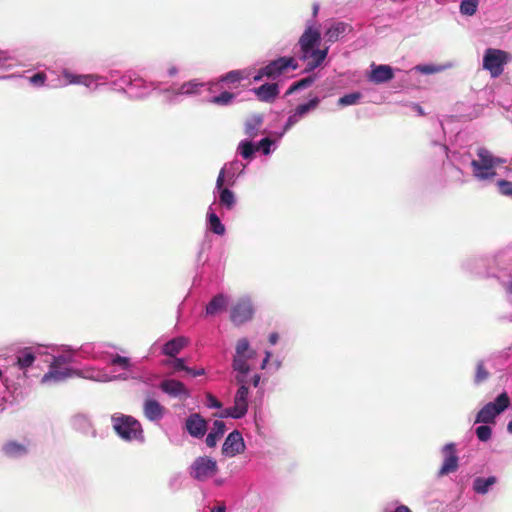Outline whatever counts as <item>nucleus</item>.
<instances>
[{
	"instance_id": "1",
	"label": "nucleus",
	"mask_w": 512,
	"mask_h": 512,
	"mask_svg": "<svg viewBox=\"0 0 512 512\" xmlns=\"http://www.w3.org/2000/svg\"><path fill=\"white\" fill-rule=\"evenodd\" d=\"M113 429L126 441L143 440V429L140 422L129 415H113Z\"/></svg>"
},
{
	"instance_id": "2",
	"label": "nucleus",
	"mask_w": 512,
	"mask_h": 512,
	"mask_svg": "<svg viewBox=\"0 0 512 512\" xmlns=\"http://www.w3.org/2000/svg\"><path fill=\"white\" fill-rule=\"evenodd\" d=\"M297 68L298 62L294 57L282 56L270 61L267 65L260 68L257 74L253 77V80L258 82L264 77L274 80L283 75L287 70H296Z\"/></svg>"
},
{
	"instance_id": "3",
	"label": "nucleus",
	"mask_w": 512,
	"mask_h": 512,
	"mask_svg": "<svg viewBox=\"0 0 512 512\" xmlns=\"http://www.w3.org/2000/svg\"><path fill=\"white\" fill-rule=\"evenodd\" d=\"M477 156L479 160L471 162L474 176L481 180L493 178L496 175L494 168L503 161L494 157L490 151L483 147L477 150Z\"/></svg>"
},
{
	"instance_id": "4",
	"label": "nucleus",
	"mask_w": 512,
	"mask_h": 512,
	"mask_svg": "<svg viewBox=\"0 0 512 512\" xmlns=\"http://www.w3.org/2000/svg\"><path fill=\"white\" fill-rule=\"evenodd\" d=\"M512 59L509 52L496 49L487 48L483 55V68L489 71L491 77L497 78L504 72V66Z\"/></svg>"
},
{
	"instance_id": "5",
	"label": "nucleus",
	"mask_w": 512,
	"mask_h": 512,
	"mask_svg": "<svg viewBox=\"0 0 512 512\" xmlns=\"http://www.w3.org/2000/svg\"><path fill=\"white\" fill-rule=\"evenodd\" d=\"M510 405V398L506 392L497 396L494 402L484 405L477 413L475 423H495L497 415L505 411Z\"/></svg>"
},
{
	"instance_id": "6",
	"label": "nucleus",
	"mask_w": 512,
	"mask_h": 512,
	"mask_svg": "<svg viewBox=\"0 0 512 512\" xmlns=\"http://www.w3.org/2000/svg\"><path fill=\"white\" fill-rule=\"evenodd\" d=\"M255 351L250 348L249 342L246 338H241L237 341L235 348V355L233 358V369L237 372L236 376H243L246 379L250 371V366L247 360L255 355Z\"/></svg>"
},
{
	"instance_id": "7",
	"label": "nucleus",
	"mask_w": 512,
	"mask_h": 512,
	"mask_svg": "<svg viewBox=\"0 0 512 512\" xmlns=\"http://www.w3.org/2000/svg\"><path fill=\"white\" fill-rule=\"evenodd\" d=\"M218 472L215 460L208 456L197 457L190 467V475L198 481H205Z\"/></svg>"
},
{
	"instance_id": "8",
	"label": "nucleus",
	"mask_w": 512,
	"mask_h": 512,
	"mask_svg": "<svg viewBox=\"0 0 512 512\" xmlns=\"http://www.w3.org/2000/svg\"><path fill=\"white\" fill-rule=\"evenodd\" d=\"M254 309L250 299L240 298L230 308V320L235 325H241L252 319Z\"/></svg>"
},
{
	"instance_id": "9",
	"label": "nucleus",
	"mask_w": 512,
	"mask_h": 512,
	"mask_svg": "<svg viewBox=\"0 0 512 512\" xmlns=\"http://www.w3.org/2000/svg\"><path fill=\"white\" fill-rule=\"evenodd\" d=\"M321 40V34L318 29L307 27L301 37L298 45L300 47V59L307 60L308 52L317 47Z\"/></svg>"
},
{
	"instance_id": "10",
	"label": "nucleus",
	"mask_w": 512,
	"mask_h": 512,
	"mask_svg": "<svg viewBox=\"0 0 512 512\" xmlns=\"http://www.w3.org/2000/svg\"><path fill=\"white\" fill-rule=\"evenodd\" d=\"M245 444L241 433L237 430L232 431L225 439L222 446V453L233 457L244 452Z\"/></svg>"
},
{
	"instance_id": "11",
	"label": "nucleus",
	"mask_w": 512,
	"mask_h": 512,
	"mask_svg": "<svg viewBox=\"0 0 512 512\" xmlns=\"http://www.w3.org/2000/svg\"><path fill=\"white\" fill-rule=\"evenodd\" d=\"M236 382L240 385L238 388L235 397H234V407L235 411H237L236 415H243L247 413L248 410V394L249 390L246 385V379H243V376H236Z\"/></svg>"
},
{
	"instance_id": "12",
	"label": "nucleus",
	"mask_w": 512,
	"mask_h": 512,
	"mask_svg": "<svg viewBox=\"0 0 512 512\" xmlns=\"http://www.w3.org/2000/svg\"><path fill=\"white\" fill-rule=\"evenodd\" d=\"M445 460L438 472V476H444L449 473L455 472L458 469V456L456 454L455 444L448 443L442 450Z\"/></svg>"
},
{
	"instance_id": "13",
	"label": "nucleus",
	"mask_w": 512,
	"mask_h": 512,
	"mask_svg": "<svg viewBox=\"0 0 512 512\" xmlns=\"http://www.w3.org/2000/svg\"><path fill=\"white\" fill-rule=\"evenodd\" d=\"M185 428L192 437L202 438L207 432V422L199 413H193L186 419Z\"/></svg>"
},
{
	"instance_id": "14",
	"label": "nucleus",
	"mask_w": 512,
	"mask_h": 512,
	"mask_svg": "<svg viewBox=\"0 0 512 512\" xmlns=\"http://www.w3.org/2000/svg\"><path fill=\"white\" fill-rule=\"evenodd\" d=\"M160 389L172 397H188L189 391L186 386L178 380L166 379L160 383Z\"/></svg>"
},
{
	"instance_id": "15",
	"label": "nucleus",
	"mask_w": 512,
	"mask_h": 512,
	"mask_svg": "<svg viewBox=\"0 0 512 512\" xmlns=\"http://www.w3.org/2000/svg\"><path fill=\"white\" fill-rule=\"evenodd\" d=\"M258 100L272 103L279 95V85L277 83H265L253 89Z\"/></svg>"
},
{
	"instance_id": "16",
	"label": "nucleus",
	"mask_w": 512,
	"mask_h": 512,
	"mask_svg": "<svg viewBox=\"0 0 512 512\" xmlns=\"http://www.w3.org/2000/svg\"><path fill=\"white\" fill-rule=\"evenodd\" d=\"M75 374H77V372L69 368L59 370V359H55L51 363L49 371L43 376L42 382L45 383L50 380L62 381Z\"/></svg>"
},
{
	"instance_id": "17",
	"label": "nucleus",
	"mask_w": 512,
	"mask_h": 512,
	"mask_svg": "<svg viewBox=\"0 0 512 512\" xmlns=\"http://www.w3.org/2000/svg\"><path fill=\"white\" fill-rule=\"evenodd\" d=\"M143 412L150 421H158L164 416L165 407L154 399H146L143 405Z\"/></svg>"
},
{
	"instance_id": "18",
	"label": "nucleus",
	"mask_w": 512,
	"mask_h": 512,
	"mask_svg": "<svg viewBox=\"0 0 512 512\" xmlns=\"http://www.w3.org/2000/svg\"><path fill=\"white\" fill-rule=\"evenodd\" d=\"M188 339L179 336L168 341L162 348V353L171 358L176 357L187 345Z\"/></svg>"
},
{
	"instance_id": "19",
	"label": "nucleus",
	"mask_w": 512,
	"mask_h": 512,
	"mask_svg": "<svg viewBox=\"0 0 512 512\" xmlns=\"http://www.w3.org/2000/svg\"><path fill=\"white\" fill-rule=\"evenodd\" d=\"M72 428L83 436H94L95 430L91 421L83 415L75 416L71 421Z\"/></svg>"
},
{
	"instance_id": "20",
	"label": "nucleus",
	"mask_w": 512,
	"mask_h": 512,
	"mask_svg": "<svg viewBox=\"0 0 512 512\" xmlns=\"http://www.w3.org/2000/svg\"><path fill=\"white\" fill-rule=\"evenodd\" d=\"M328 54V48L318 49L317 47L313 48L311 52H308L307 56V66L305 68L306 72H310L320 66L323 61L326 59Z\"/></svg>"
},
{
	"instance_id": "21",
	"label": "nucleus",
	"mask_w": 512,
	"mask_h": 512,
	"mask_svg": "<svg viewBox=\"0 0 512 512\" xmlns=\"http://www.w3.org/2000/svg\"><path fill=\"white\" fill-rule=\"evenodd\" d=\"M228 306V297L222 293L215 295L206 305V315L214 316L225 311Z\"/></svg>"
},
{
	"instance_id": "22",
	"label": "nucleus",
	"mask_w": 512,
	"mask_h": 512,
	"mask_svg": "<svg viewBox=\"0 0 512 512\" xmlns=\"http://www.w3.org/2000/svg\"><path fill=\"white\" fill-rule=\"evenodd\" d=\"M352 27L344 22H334L325 32V37L328 42L334 43L336 42L340 36L344 35L347 32H350Z\"/></svg>"
},
{
	"instance_id": "23",
	"label": "nucleus",
	"mask_w": 512,
	"mask_h": 512,
	"mask_svg": "<svg viewBox=\"0 0 512 512\" xmlns=\"http://www.w3.org/2000/svg\"><path fill=\"white\" fill-rule=\"evenodd\" d=\"M393 76V70L390 66L379 65L371 71L370 80L374 83L380 84L391 80Z\"/></svg>"
},
{
	"instance_id": "24",
	"label": "nucleus",
	"mask_w": 512,
	"mask_h": 512,
	"mask_svg": "<svg viewBox=\"0 0 512 512\" xmlns=\"http://www.w3.org/2000/svg\"><path fill=\"white\" fill-rule=\"evenodd\" d=\"M263 124V117L259 114L249 117L244 125V132L250 138L256 137Z\"/></svg>"
},
{
	"instance_id": "25",
	"label": "nucleus",
	"mask_w": 512,
	"mask_h": 512,
	"mask_svg": "<svg viewBox=\"0 0 512 512\" xmlns=\"http://www.w3.org/2000/svg\"><path fill=\"white\" fill-rule=\"evenodd\" d=\"M226 430L225 423L221 420H216L213 423L212 430L206 437V445L208 447H215L219 438H221Z\"/></svg>"
},
{
	"instance_id": "26",
	"label": "nucleus",
	"mask_w": 512,
	"mask_h": 512,
	"mask_svg": "<svg viewBox=\"0 0 512 512\" xmlns=\"http://www.w3.org/2000/svg\"><path fill=\"white\" fill-rule=\"evenodd\" d=\"M497 482V478L495 476H489L487 478L477 477L473 482V490L477 494H486L490 487L493 486Z\"/></svg>"
},
{
	"instance_id": "27",
	"label": "nucleus",
	"mask_w": 512,
	"mask_h": 512,
	"mask_svg": "<svg viewBox=\"0 0 512 512\" xmlns=\"http://www.w3.org/2000/svg\"><path fill=\"white\" fill-rule=\"evenodd\" d=\"M34 361L35 355L30 348L23 349L17 356V365L20 369H26L30 367Z\"/></svg>"
},
{
	"instance_id": "28",
	"label": "nucleus",
	"mask_w": 512,
	"mask_h": 512,
	"mask_svg": "<svg viewBox=\"0 0 512 512\" xmlns=\"http://www.w3.org/2000/svg\"><path fill=\"white\" fill-rule=\"evenodd\" d=\"M315 79H316L315 75H310L308 77L302 78V79L292 83L291 86L286 91L285 95L288 96L298 90L310 87L314 83Z\"/></svg>"
},
{
	"instance_id": "29",
	"label": "nucleus",
	"mask_w": 512,
	"mask_h": 512,
	"mask_svg": "<svg viewBox=\"0 0 512 512\" xmlns=\"http://www.w3.org/2000/svg\"><path fill=\"white\" fill-rule=\"evenodd\" d=\"M209 229L217 234L223 235L225 233V226L221 223L220 218L214 213L210 212L207 215Z\"/></svg>"
},
{
	"instance_id": "30",
	"label": "nucleus",
	"mask_w": 512,
	"mask_h": 512,
	"mask_svg": "<svg viewBox=\"0 0 512 512\" xmlns=\"http://www.w3.org/2000/svg\"><path fill=\"white\" fill-rule=\"evenodd\" d=\"M219 202L227 209H232L236 203L234 193L228 188L219 191Z\"/></svg>"
},
{
	"instance_id": "31",
	"label": "nucleus",
	"mask_w": 512,
	"mask_h": 512,
	"mask_svg": "<svg viewBox=\"0 0 512 512\" xmlns=\"http://www.w3.org/2000/svg\"><path fill=\"white\" fill-rule=\"evenodd\" d=\"M259 150V147H256L250 141H242L239 144V152L244 159H251L254 156V153Z\"/></svg>"
},
{
	"instance_id": "32",
	"label": "nucleus",
	"mask_w": 512,
	"mask_h": 512,
	"mask_svg": "<svg viewBox=\"0 0 512 512\" xmlns=\"http://www.w3.org/2000/svg\"><path fill=\"white\" fill-rule=\"evenodd\" d=\"M479 0H463L460 4V13L466 16H473L477 12Z\"/></svg>"
},
{
	"instance_id": "33",
	"label": "nucleus",
	"mask_w": 512,
	"mask_h": 512,
	"mask_svg": "<svg viewBox=\"0 0 512 512\" xmlns=\"http://www.w3.org/2000/svg\"><path fill=\"white\" fill-rule=\"evenodd\" d=\"M319 102H320L319 98L314 97L311 100H309L307 103L298 105L297 108L295 109V113L297 114V116L302 118L309 111H311L312 109H315L318 106Z\"/></svg>"
},
{
	"instance_id": "34",
	"label": "nucleus",
	"mask_w": 512,
	"mask_h": 512,
	"mask_svg": "<svg viewBox=\"0 0 512 512\" xmlns=\"http://www.w3.org/2000/svg\"><path fill=\"white\" fill-rule=\"evenodd\" d=\"M4 451L9 456H17L26 453V447L15 441H11L5 444Z\"/></svg>"
},
{
	"instance_id": "35",
	"label": "nucleus",
	"mask_w": 512,
	"mask_h": 512,
	"mask_svg": "<svg viewBox=\"0 0 512 512\" xmlns=\"http://www.w3.org/2000/svg\"><path fill=\"white\" fill-rule=\"evenodd\" d=\"M247 76L248 75L244 70H233L225 74L221 78V81L233 84L245 79Z\"/></svg>"
},
{
	"instance_id": "36",
	"label": "nucleus",
	"mask_w": 512,
	"mask_h": 512,
	"mask_svg": "<svg viewBox=\"0 0 512 512\" xmlns=\"http://www.w3.org/2000/svg\"><path fill=\"white\" fill-rule=\"evenodd\" d=\"M489 372L485 368L484 362L482 360L478 361L476 364V373L474 381L479 384L489 378Z\"/></svg>"
},
{
	"instance_id": "37",
	"label": "nucleus",
	"mask_w": 512,
	"mask_h": 512,
	"mask_svg": "<svg viewBox=\"0 0 512 512\" xmlns=\"http://www.w3.org/2000/svg\"><path fill=\"white\" fill-rule=\"evenodd\" d=\"M234 98H235L234 93L224 91L221 94H219L218 96L213 97L211 99V102L213 104H217V105H228L233 101Z\"/></svg>"
},
{
	"instance_id": "38",
	"label": "nucleus",
	"mask_w": 512,
	"mask_h": 512,
	"mask_svg": "<svg viewBox=\"0 0 512 512\" xmlns=\"http://www.w3.org/2000/svg\"><path fill=\"white\" fill-rule=\"evenodd\" d=\"M360 98H361V93H359V92L345 94L344 96L339 98L338 105H340V106L354 105L359 101Z\"/></svg>"
},
{
	"instance_id": "39",
	"label": "nucleus",
	"mask_w": 512,
	"mask_h": 512,
	"mask_svg": "<svg viewBox=\"0 0 512 512\" xmlns=\"http://www.w3.org/2000/svg\"><path fill=\"white\" fill-rule=\"evenodd\" d=\"M164 365L172 367L174 371H185L187 369V366L185 365V360L183 358H176L173 357V359H169L164 361Z\"/></svg>"
},
{
	"instance_id": "40",
	"label": "nucleus",
	"mask_w": 512,
	"mask_h": 512,
	"mask_svg": "<svg viewBox=\"0 0 512 512\" xmlns=\"http://www.w3.org/2000/svg\"><path fill=\"white\" fill-rule=\"evenodd\" d=\"M475 432L477 438L482 442L488 441L492 435V429L488 425L478 426Z\"/></svg>"
},
{
	"instance_id": "41",
	"label": "nucleus",
	"mask_w": 512,
	"mask_h": 512,
	"mask_svg": "<svg viewBox=\"0 0 512 512\" xmlns=\"http://www.w3.org/2000/svg\"><path fill=\"white\" fill-rule=\"evenodd\" d=\"M65 77L68 79L69 83L72 84H83L86 86H89L92 82V79L90 76H74L72 74L66 73Z\"/></svg>"
},
{
	"instance_id": "42",
	"label": "nucleus",
	"mask_w": 512,
	"mask_h": 512,
	"mask_svg": "<svg viewBox=\"0 0 512 512\" xmlns=\"http://www.w3.org/2000/svg\"><path fill=\"white\" fill-rule=\"evenodd\" d=\"M498 186L501 194L512 197V182L500 180Z\"/></svg>"
},
{
	"instance_id": "43",
	"label": "nucleus",
	"mask_w": 512,
	"mask_h": 512,
	"mask_svg": "<svg viewBox=\"0 0 512 512\" xmlns=\"http://www.w3.org/2000/svg\"><path fill=\"white\" fill-rule=\"evenodd\" d=\"M111 364L112 365H118V366H120L123 369H129L130 368V360H129V358L123 357V356H120V355H116L111 360Z\"/></svg>"
},
{
	"instance_id": "44",
	"label": "nucleus",
	"mask_w": 512,
	"mask_h": 512,
	"mask_svg": "<svg viewBox=\"0 0 512 512\" xmlns=\"http://www.w3.org/2000/svg\"><path fill=\"white\" fill-rule=\"evenodd\" d=\"M272 143V140H270L269 138H264L255 146L259 147V150L261 149L263 154L268 155L270 153V147Z\"/></svg>"
},
{
	"instance_id": "45",
	"label": "nucleus",
	"mask_w": 512,
	"mask_h": 512,
	"mask_svg": "<svg viewBox=\"0 0 512 512\" xmlns=\"http://www.w3.org/2000/svg\"><path fill=\"white\" fill-rule=\"evenodd\" d=\"M45 80H46V74L43 72H38L30 78V82L33 83L34 85H43Z\"/></svg>"
},
{
	"instance_id": "46",
	"label": "nucleus",
	"mask_w": 512,
	"mask_h": 512,
	"mask_svg": "<svg viewBox=\"0 0 512 512\" xmlns=\"http://www.w3.org/2000/svg\"><path fill=\"white\" fill-rule=\"evenodd\" d=\"M237 411H235V407L232 406V407H229V408H226L221 417H232V418H235V419H239V418H242L243 415H236Z\"/></svg>"
},
{
	"instance_id": "47",
	"label": "nucleus",
	"mask_w": 512,
	"mask_h": 512,
	"mask_svg": "<svg viewBox=\"0 0 512 512\" xmlns=\"http://www.w3.org/2000/svg\"><path fill=\"white\" fill-rule=\"evenodd\" d=\"M224 181H225V171H224V169H221V171L217 177V181H216V188L218 191H221L226 188V187H223Z\"/></svg>"
},
{
	"instance_id": "48",
	"label": "nucleus",
	"mask_w": 512,
	"mask_h": 512,
	"mask_svg": "<svg viewBox=\"0 0 512 512\" xmlns=\"http://www.w3.org/2000/svg\"><path fill=\"white\" fill-rule=\"evenodd\" d=\"M301 118L297 116V114L294 112L292 115H290L287 119L285 129H288L292 126H294Z\"/></svg>"
},
{
	"instance_id": "49",
	"label": "nucleus",
	"mask_w": 512,
	"mask_h": 512,
	"mask_svg": "<svg viewBox=\"0 0 512 512\" xmlns=\"http://www.w3.org/2000/svg\"><path fill=\"white\" fill-rule=\"evenodd\" d=\"M208 405L213 408H221L222 404L212 394H207Z\"/></svg>"
},
{
	"instance_id": "50",
	"label": "nucleus",
	"mask_w": 512,
	"mask_h": 512,
	"mask_svg": "<svg viewBox=\"0 0 512 512\" xmlns=\"http://www.w3.org/2000/svg\"><path fill=\"white\" fill-rule=\"evenodd\" d=\"M186 373L190 374L193 377L202 376L205 374V369L204 368L195 369V368H190L187 366Z\"/></svg>"
},
{
	"instance_id": "51",
	"label": "nucleus",
	"mask_w": 512,
	"mask_h": 512,
	"mask_svg": "<svg viewBox=\"0 0 512 512\" xmlns=\"http://www.w3.org/2000/svg\"><path fill=\"white\" fill-rule=\"evenodd\" d=\"M197 86H198V84H195L192 82L184 83L181 87V91L183 93H191V92H193V89Z\"/></svg>"
},
{
	"instance_id": "52",
	"label": "nucleus",
	"mask_w": 512,
	"mask_h": 512,
	"mask_svg": "<svg viewBox=\"0 0 512 512\" xmlns=\"http://www.w3.org/2000/svg\"><path fill=\"white\" fill-rule=\"evenodd\" d=\"M225 511H226V506L224 503H221L218 506L212 508L210 512H225Z\"/></svg>"
},
{
	"instance_id": "53",
	"label": "nucleus",
	"mask_w": 512,
	"mask_h": 512,
	"mask_svg": "<svg viewBox=\"0 0 512 512\" xmlns=\"http://www.w3.org/2000/svg\"><path fill=\"white\" fill-rule=\"evenodd\" d=\"M277 341H278V334H277V333H272V334H270V336H269V342H270L272 345H274V344H276V343H277Z\"/></svg>"
},
{
	"instance_id": "54",
	"label": "nucleus",
	"mask_w": 512,
	"mask_h": 512,
	"mask_svg": "<svg viewBox=\"0 0 512 512\" xmlns=\"http://www.w3.org/2000/svg\"><path fill=\"white\" fill-rule=\"evenodd\" d=\"M260 382V375L255 374L252 378V384L254 387H257Z\"/></svg>"
},
{
	"instance_id": "55",
	"label": "nucleus",
	"mask_w": 512,
	"mask_h": 512,
	"mask_svg": "<svg viewBox=\"0 0 512 512\" xmlns=\"http://www.w3.org/2000/svg\"><path fill=\"white\" fill-rule=\"evenodd\" d=\"M269 357H270V353H269V352H267L266 357L264 358V360H263V362H262V365H261V368H262V369H263V368H265V366H266L267 362L269 361Z\"/></svg>"
},
{
	"instance_id": "56",
	"label": "nucleus",
	"mask_w": 512,
	"mask_h": 512,
	"mask_svg": "<svg viewBox=\"0 0 512 512\" xmlns=\"http://www.w3.org/2000/svg\"><path fill=\"white\" fill-rule=\"evenodd\" d=\"M318 11H319V5L318 4H314L313 5V16H317L318 14Z\"/></svg>"
},
{
	"instance_id": "57",
	"label": "nucleus",
	"mask_w": 512,
	"mask_h": 512,
	"mask_svg": "<svg viewBox=\"0 0 512 512\" xmlns=\"http://www.w3.org/2000/svg\"><path fill=\"white\" fill-rule=\"evenodd\" d=\"M506 289H507V291H508L509 293H511V294H512V281H510V282L507 284Z\"/></svg>"
},
{
	"instance_id": "58",
	"label": "nucleus",
	"mask_w": 512,
	"mask_h": 512,
	"mask_svg": "<svg viewBox=\"0 0 512 512\" xmlns=\"http://www.w3.org/2000/svg\"><path fill=\"white\" fill-rule=\"evenodd\" d=\"M507 431L512 434V420L507 425Z\"/></svg>"
},
{
	"instance_id": "59",
	"label": "nucleus",
	"mask_w": 512,
	"mask_h": 512,
	"mask_svg": "<svg viewBox=\"0 0 512 512\" xmlns=\"http://www.w3.org/2000/svg\"><path fill=\"white\" fill-rule=\"evenodd\" d=\"M418 112H420L422 114V109L421 107H418Z\"/></svg>"
},
{
	"instance_id": "60",
	"label": "nucleus",
	"mask_w": 512,
	"mask_h": 512,
	"mask_svg": "<svg viewBox=\"0 0 512 512\" xmlns=\"http://www.w3.org/2000/svg\"><path fill=\"white\" fill-rule=\"evenodd\" d=\"M2 376V371L0 370V377Z\"/></svg>"
}]
</instances>
